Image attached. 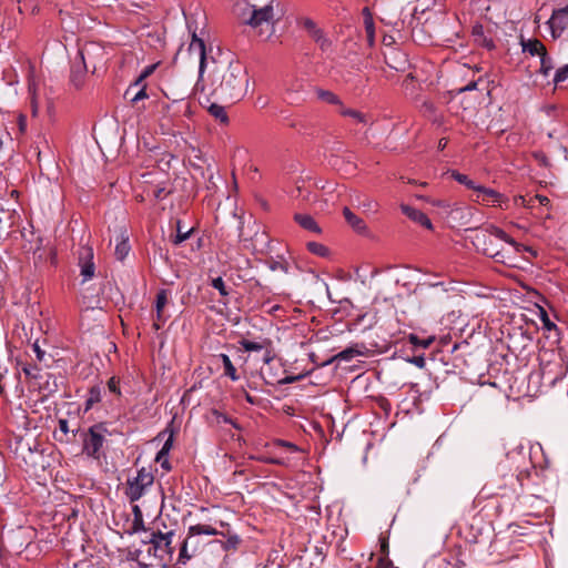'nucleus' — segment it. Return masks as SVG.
I'll return each instance as SVG.
<instances>
[{"mask_svg": "<svg viewBox=\"0 0 568 568\" xmlns=\"http://www.w3.org/2000/svg\"><path fill=\"white\" fill-rule=\"evenodd\" d=\"M300 24L308 32L313 40L323 32L311 18H302Z\"/></svg>", "mask_w": 568, "mask_h": 568, "instance_id": "nucleus-34", "label": "nucleus"}, {"mask_svg": "<svg viewBox=\"0 0 568 568\" xmlns=\"http://www.w3.org/2000/svg\"><path fill=\"white\" fill-rule=\"evenodd\" d=\"M275 0H237L233 14L241 24L251 27L260 37L268 39L281 19L274 9Z\"/></svg>", "mask_w": 568, "mask_h": 568, "instance_id": "nucleus-3", "label": "nucleus"}, {"mask_svg": "<svg viewBox=\"0 0 568 568\" xmlns=\"http://www.w3.org/2000/svg\"><path fill=\"white\" fill-rule=\"evenodd\" d=\"M307 248L311 253L317 255V256H326L328 254V248L317 242H308Z\"/></svg>", "mask_w": 568, "mask_h": 568, "instance_id": "nucleus-42", "label": "nucleus"}, {"mask_svg": "<svg viewBox=\"0 0 568 568\" xmlns=\"http://www.w3.org/2000/svg\"><path fill=\"white\" fill-rule=\"evenodd\" d=\"M18 126H19L20 133H24L26 132V130H27V118H26V115L20 114L18 116Z\"/></svg>", "mask_w": 568, "mask_h": 568, "instance_id": "nucleus-59", "label": "nucleus"}, {"mask_svg": "<svg viewBox=\"0 0 568 568\" xmlns=\"http://www.w3.org/2000/svg\"><path fill=\"white\" fill-rule=\"evenodd\" d=\"M169 302V291L160 290L156 294L155 298V311H156V322L153 324L154 328L158 331L165 323L166 316L163 314V310Z\"/></svg>", "mask_w": 568, "mask_h": 568, "instance_id": "nucleus-15", "label": "nucleus"}, {"mask_svg": "<svg viewBox=\"0 0 568 568\" xmlns=\"http://www.w3.org/2000/svg\"><path fill=\"white\" fill-rule=\"evenodd\" d=\"M22 372L29 378L30 384L32 385L43 372L39 369L37 365L26 363L22 365Z\"/></svg>", "mask_w": 568, "mask_h": 568, "instance_id": "nucleus-35", "label": "nucleus"}, {"mask_svg": "<svg viewBox=\"0 0 568 568\" xmlns=\"http://www.w3.org/2000/svg\"><path fill=\"white\" fill-rule=\"evenodd\" d=\"M199 535H207V536H217V535H224V531H220L216 528L212 527L211 525H193L190 526L187 529V536L189 538H193Z\"/></svg>", "mask_w": 568, "mask_h": 568, "instance_id": "nucleus-21", "label": "nucleus"}, {"mask_svg": "<svg viewBox=\"0 0 568 568\" xmlns=\"http://www.w3.org/2000/svg\"><path fill=\"white\" fill-rule=\"evenodd\" d=\"M104 50L101 45L94 42L85 43L79 51L78 57L82 63L92 65L93 72L97 70L98 63L104 59Z\"/></svg>", "mask_w": 568, "mask_h": 568, "instance_id": "nucleus-8", "label": "nucleus"}, {"mask_svg": "<svg viewBox=\"0 0 568 568\" xmlns=\"http://www.w3.org/2000/svg\"><path fill=\"white\" fill-rule=\"evenodd\" d=\"M88 71V64L79 61L74 62L71 67L70 83L77 89H81L84 85L85 74Z\"/></svg>", "mask_w": 568, "mask_h": 568, "instance_id": "nucleus-17", "label": "nucleus"}, {"mask_svg": "<svg viewBox=\"0 0 568 568\" xmlns=\"http://www.w3.org/2000/svg\"><path fill=\"white\" fill-rule=\"evenodd\" d=\"M240 345L245 352H258V351H263L265 348V346H271V341L264 339L263 342H253V341L243 338L240 341Z\"/></svg>", "mask_w": 568, "mask_h": 568, "instance_id": "nucleus-27", "label": "nucleus"}, {"mask_svg": "<svg viewBox=\"0 0 568 568\" xmlns=\"http://www.w3.org/2000/svg\"><path fill=\"white\" fill-rule=\"evenodd\" d=\"M452 176L458 183L465 185L467 189L476 191L479 184H476L473 180H470L466 174L459 173L457 171L452 172Z\"/></svg>", "mask_w": 568, "mask_h": 568, "instance_id": "nucleus-36", "label": "nucleus"}, {"mask_svg": "<svg viewBox=\"0 0 568 568\" xmlns=\"http://www.w3.org/2000/svg\"><path fill=\"white\" fill-rule=\"evenodd\" d=\"M523 51L528 52L531 55L541 57L542 53L547 52L544 43L538 39H529L527 41H521Z\"/></svg>", "mask_w": 568, "mask_h": 568, "instance_id": "nucleus-22", "label": "nucleus"}, {"mask_svg": "<svg viewBox=\"0 0 568 568\" xmlns=\"http://www.w3.org/2000/svg\"><path fill=\"white\" fill-rule=\"evenodd\" d=\"M530 474H531L530 469H524L517 474L516 478L521 487L525 485V480L530 477Z\"/></svg>", "mask_w": 568, "mask_h": 568, "instance_id": "nucleus-54", "label": "nucleus"}, {"mask_svg": "<svg viewBox=\"0 0 568 568\" xmlns=\"http://www.w3.org/2000/svg\"><path fill=\"white\" fill-rule=\"evenodd\" d=\"M204 92L197 91L193 95L200 104L209 103L211 98L222 101L239 100L243 97L247 78L243 65L239 61H231L227 64L216 63L210 72Z\"/></svg>", "mask_w": 568, "mask_h": 568, "instance_id": "nucleus-1", "label": "nucleus"}, {"mask_svg": "<svg viewBox=\"0 0 568 568\" xmlns=\"http://www.w3.org/2000/svg\"><path fill=\"white\" fill-rule=\"evenodd\" d=\"M263 351H264V354H263L262 361L264 362V364H270L275 358V354L270 348V346H265V348Z\"/></svg>", "mask_w": 568, "mask_h": 568, "instance_id": "nucleus-53", "label": "nucleus"}, {"mask_svg": "<svg viewBox=\"0 0 568 568\" xmlns=\"http://www.w3.org/2000/svg\"><path fill=\"white\" fill-rule=\"evenodd\" d=\"M400 210H402L403 214H405L409 220L414 221L415 223L426 227L427 230L433 229L432 221L422 211H419L415 207H412L407 204H400Z\"/></svg>", "mask_w": 568, "mask_h": 568, "instance_id": "nucleus-16", "label": "nucleus"}, {"mask_svg": "<svg viewBox=\"0 0 568 568\" xmlns=\"http://www.w3.org/2000/svg\"><path fill=\"white\" fill-rule=\"evenodd\" d=\"M422 110H423L425 113L433 114V113H435L436 108H435V104H434L432 101H429V100H425V101L422 103Z\"/></svg>", "mask_w": 568, "mask_h": 568, "instance_id": "nucleus-55", "label": "nucleus"}, {"mask_svg": "<svg viewBox=\"0 0 568 568\" xmlns=\"http://www.w3.org/2000/svg\"><path fill=\"white\" fill-rule=\"evenodd\" d=\"M32 351L34 352L36 357L39 362H42L44 359L45 352L40 348L38 342L32 344Z\"/></svg>", "mask_w": 568, "mask_h": 568, "instance_id": "nucleus-56", "label": "nucleus"}, {"mask_svg": "<svg viewBox=\"0 0 568 568\" xmlns=\"http://www.w3.org/2000/svg\"><path fill=\"white\" fill-rule=\"evenodd\" d=\"M366 347L362 344V345H356V346H352V347H347L345 349H343L342 352H339L335 358L338 359V361H345V362H348L351 359H353L355 356H359V355H364V349Z\"/></svg>", "mask_w": 568, "mask_h": 568, "instance_id": "nucleus-24", "label": "nucleus"}, {"mask_svg": "<svg viewBox=\"0 0 568 568\" xmlns=\"http://www.w3.org/2000/svg\"><path fill=\"white\" fill-rule=\"evenodd\" d=\"M250 458L261 462V463L271 464V465H278V466L287 465V460L282 457H268V456L261 455V456H251Z\"/></svg>", "mask_w": 568, "mask_h": 568, "instance_id": "nucleus-37", "label": "nucleus"}, {"mask_svg": "<svg viewBox=\"0 0 568 568\" xmlns=\"http://www.w3.org/2000/svg\"><path fill=\"white\" fill-rule=\"evenodd\" d=\"M80 274L83 282L91 280L94 276L95 265L93 262V250L90 246H81L78 251Z\"/></svg>", "mask_w": 568, "mask_h": 568, "instance_id": "nucleus-10", "label": "nucleus"}, {"mask_svg": "<svg viewBox=\"0 0 568 568\" xmlns=\"http://www.w3.org/2000/svg\"><path fill=\"white\" fill-rule=\"evenodd\" d=\"M471 37L476 45L481 47L488 51L494 50L496 47L491 29H485L480 23H475L473 26Z\"/></svg>", "mask_w": 568, "mask_h": 568, "instance_id": "nucleus-11", "label": "nucleus"}, {"mask_svg": "<svg viewBox=\"0 0 568 568\" xmlns=\"http://www.w3.org/2000/svg\"><path fill=\"white\" fill-rule=\"evenodd\" d=\"M362 14L364 18V27H365L367 39L369 42H373L374 37H375V24H374L373 16H372L369 8L368 7L363 8Z\"/></svg>", "mask_w": 568, "mask_h": 568, "instance_id": "nucleus-25", "label": "nucleus"}, {"mask_svg": "<svg viewBox=\"0 0 568 568\" xmlns=\"http://www.w3.org/2000/svg\"><path fill=\"white\" fill-rule=\"evenodd\" d=\"M568 78V63L561 68H559L554 77V83L558 85L564 82Z\"/></svg>", "mask_w": 568, "mask_h": 568, "instance_id": "nucleus-48", "label": "nucleus"}, {"mask_svg": "<svg viewBox=\"0 0 568 568\" xmlns=\"http://www.w3.org/2000/svg\"><path fill=\"white\" fill-rule=\"evenodd\" d=\"M211 285L219 291V293L222 295V296H227L229 295V291L225 286V283L223 281V278L221 276L219 277H215L212 280L211 282Z\"/></svg>", "mask_w": 568, "mask_h": 568, "instance_id": "nucleus-47", "label": "nucleus"}, {"mask_svg": "<svg viewBox=\"0 0 568 568\" xmlns=\"http://www.w3.org/2000/svg\"><path fill=\"white\" fill-rule=\"evenodd\" d=\"M320 49L324 52L328 51L332 47V41L322 32L318 37L314 39Z\"/></svg>", "mask_w": 568, "mask_h": 568, "instance_id": "nucleus-46", "label": "nucleus"}, {"mask_svg": "<svg viewBox=\"0 0 568 568\" xmlns=\"http://www.w3.org/2000/svg\"><path fill=\"white\" fill-rule=\"evenodd\" d=\"M407 338L412 345L420 348H428L435 342L434 335L420 337L418 334L410 333Z\"/></svg>", "mask_w": 568, "mask_h": 568, "instance_id": "nucleus-26", "label": "nucleus"}, {"mask_svg": "<svg viewBox=\"0 0 568 568\" xmlns=\"http://www.w3.org/2000/svg\"><path fill=\"white\" fill-rule=\"evenodd\" d=\"M207 111L214 119L219 120L221 123H229V116L225 112L224 106L216 103H211L207 108Z\"/></svg>", "mask_w": 568, "mask_h": 568, "instance_id": "nucleus-32", "label": "nucleus"}, {"mask_svg": "<svg viewBox=\"0 0 568 568\" xmlns=\"http://www.w3.org/2000/svg\"><path fill=\"white\" fill-rule=\"evenodd\" d=\"M407 362L410 364H414L418 368H424L426 365L424 355L412 356V357L407 358Z\"/></svg>", "mask_w": 568, "mask_h": 568, "instance_id": "nucleus-52", "label": "nucleus"}, {"mask_svg": "<svg viewBox=\"0 0 568 568\" xmlns=\"http://www.w3.org/2000/svg\"><path fill=\"white\" fill-rule=\"evenodd\" d=\"M108 388L111 393L121 395L120 392V381L116 377H111L108 382Z\"/></svg>", "mask_w": 568, "mask_h": 568, "instance_id": "nucleus-51", "label": "nucleus"}, {"mask_svg": "<svg viewBox=\"0 0 568 568\" xmlns=\"http://www.w3.org/2000/svg\"><path fill=\"white\" fill-rule=\"evenodd\" d=\"M316 97L328 104L342 105V101L337 94L329 90L317 88L315 90Z\"/></svg>", "mask_w": 568, "mask_h": 568, "instance_id": "nucleus-28", "label": "nucleus"}, {"mask_svg": "<svg viewBox=\"0 0 568 568\" xmlns=\"http://www.w3.org/2000/svg\"><path fill=\"white\" fill-rule=\"evenodd\" d=\"M384 57L386 64L398 72H405L410 67L407 54L399 49L392 48Z\"/></svg>", "mask_w": 568, "mask_h": 568, "instance_id": "nucleus-12", "label": "nucleus"}, {"mask_svg": "<svg viewBox=\"0 0 568 568\" xmlns=\"http://www.w3.org/2000/svg\"><path fill=\"white\" fill-rule=\"evenodd\" d=\"M158 65H159V63H153V64L146 65L142 70L140 75L136 78V80L129 87V89L126 90L125 94H129L133 87H139L142 83H144V80L146 78H149L156 70Z\"/></svg>", "mask_w": 568, "mask_h": 568, "instance_id": "nucleus-33", "label": "nucleus"}, {"mask_svg": "<svg viewBox=\"0 0 568 568\" xmlns=\"http://www.w3.org/2000/svg\"><path fill=\"white\" fill-rule=\"evenodd\" d=\"M275 446H278V447H285L287 448L290 452H298L300 448L294 444V443H291V442H286V440H283V439H276L274 440L273 443Z\"/></svg>", "mask_w": 568, "mask_h": 568, "instance_id": "nucleus-50", "label": "nucleus"}, {"mask_svg": "<svg viewBox=\"0 0 568 568\" xmlns=\"http://www.w3.org/2000/svg\"><path fill=\"white\" fill-rule=\"evenodd\" d=\"M475 201L481 204H493L499 207H508V199L494 189L486 187L484 185H478L476 191Z\"/></svg>", "mask_w": 568, "mask_h": 568, "instance_id": "nucleus-9", "label": "nucleus"}, {"mask_svg": "<svg viewBox=\"0 0 568 568\" xmlns=\"http://www.w3.org/2000/svg\"><path fill=\"white\" fill-rule=\"evenodd\" d=\"M173 445V433L170 434L169 438L165 440V443L162 446V455H169L170 449Z\"/></svg>", "mask_w": 568, "mask_h": 568, "instance_id": "nucleus-57", "label": "nucleus"}, {"mask_svg": "<svg viewBox=\"0 0 568 568\" xmlns=\"http://www.w3.org/2000/svg\"><path fill=\"white\" fill-rule=\"evenodd\" d=\"M191 538H189V536H186V538L183 540L182 545H181V548H180V554H179V562L181 564H186L187 560H190L193 556L194 552H189V542H190ZM193 551H195V549H193Z\"/></svg>", "mask_w": 568, "mask_h": 568, "instance_id": "nucleus-38", "label": "nucleus"}, {"mask_svg": "<svg viewBox=\"0 0 568 568\" xmlns=\"http://www.w3.org/2000/svg\"><path fill=\"white\" fill-rule=\"evenodd\" d=\"M549 26L552 33L556 31L562 32L568 27V4L554 10L549 19Z\"/></svg>", "mask_w": 568, "mask_h": 568, "instance_id": "nucleus-14", "label": "nucleus"}, {"mask_svg": "<svg viewBox=\"0 0 568 568\" xmlns=\"http://www.w3.org/2000/svg\"><path fill=\"white\" fill-rule=\"evenodd\" d=\"M152 0H125L121 7L123 10L132 12L134 9L139 10H146L149 7H151Z\"/></svg>", "mask_w": 568, "mask_h": 568, "instance_id": "nucleus-30", "label": "nucleus"}, {"mask_svg": "<svg viewBox=\"0 0 568 568\" xmlns=\"http://www.w3.org/2000/svg\"><path fill=\"white\" fill-rule=\"evenodd\" d=\"M168 194H169V192H166L165 189H163V187H156L153 191V195L156 200H163Z\"/></svg>", "mask_w": 568, "mask_h": 568, "instance_id": "nucleus-60", "label": "nucleus"}, {"mask_svg": "<svg viewBox=\"0 0 568 568\" xmlns=\"http://www.w3.org/2000/svg\"><path fill=\"white\" fill-rule=\"evenodd\" d=\"M381 551L384 556H388V542L385 539L382 540Z\"/></svg>", "mask_w": 568, "mask_h": 568, "instance_id": "nucleus-64", "label": "nucleus"}, {"mask_svg": "<svg viewBox=\"0 0 568 568\" xmlns=\"http://www.w3.org/2000/svg\"><path fill=\"white\" fill-rule=\"evenodd\" d=\"M476 87H477V82L476 81H471L467 85L458 89V93L474 90V89H476Z\"/></svg>", "mask_w": 568, "mask_h": 568, "instance_id": "nucleus-63", "label": "nucleus"}, {"mask_svg": "<svg viewBox=\"0 0 568 568\" xmlns=\"http://www.w3.org/2000/svg\"><path fill=\"white\" fill-rule=\"evenodd\" d=\"M172 531L166 534L153 531L151 532L150 539L145 541L149 545L148 552H153V556L158 558L163 566L171 560L174 552V548L172 547Z\"/></svg>", "mask_w": 568, "mask_h": 568, "instance_id": "nucleus-5", "label": "nucleus"}, {"mask_svg": "<svg viewBox=\"0 0 568 568\" xmlns=\"http://www.w3.org/2000/svg\"><path fill=\"white\" fill-rule=\"evenodd\" d=\"M222 536L226 538L225 541L222 542V548L224 550H236L239 548L241 544V538L239 535L231 532L227 529V531Z\"/></svg>", "mask_w": 568, "mask_h": 568, "instance_id": "nucleus-29", "label": "nucleus"}, {"mask_svg": "<svg viewBox=\"0 0 568 568\" xmlns=\"http://www.w3.org/2000/svg\"><path fill=\"white\" fill-rule=\"evenodd\" d=\"M132 530H133V532H138L140 530H145L142 514L138 506H134V520L132 524Z\"/></svg>", "mask_w": 568, "mask_h": 568, "instance_id": "nucleus-44", "label": "nucleus"}, {"mask_svg": "<svg viewBox=\"0 0 568 568\" xmlns=\"http://www.w3.org/2000/svg\"><path fill=\"white\" fill-rule=\"evenodd\" d=\"M131 250V246L129 244V239L126 236H124V234L122 233L121 234V240L118 242L116 246H115V256L119 261H123L129 252Z\"/></svg>", "mask_w": 568, "mask_h": 568, "instance_id": "nucleus-31", "label": "nucleus"}, {"mask_svg": "<svg viewBox=\"0 0 568 568\" xmlns=\"http://www.w3.org/2000/svg\"><path fill=\"white\" fill-rule=\"evenodd\" d=\"M59 429L67 435L69 433V422L63 418L59 419Z\"/></svg>", "mask_w": 568, "mask_h": 568, "instance_id": "nucleus-61", "label": "nucleus"}, {"mask_svg": "<svg viewBox=\"0 0 568 568\" xmlns=\"http://www.w3.org/2000/svg\"><path fill=\"white\" fill-rule=\"evenodd\" d=\"M341 109H339V113L343 115V116H349V118H353L355 121L357 122H365V115L363 113H361L359 111L357 110H353V109H348V108H345L343 104L339 105Z\"/></svg>", "mask_w": 568, "mask_h": 568, "instance_id": "nucleus-41", "label": "nucleus"}, {"mask_svg": "<svg viewBox=\"0 0 568 568\" xmlns=\"http://www.w3.org/2000/svg\"><path fill=\"white\" fill-rule=\"evenodd\" d=\"M103 386L101 384L93 385L89 388L84 402V410H90L95 404L101 402Z\"/></svg>", "mask_w": 568, "mask_h": 568, "instance_id": "nucleus-20", "label": "nucleus"}, {"mask_svg": "<svg viewBox=\"0 0 568 568\" xmlns=\"http://www.w3.org/2000/svg\"><path fill=\"white\" fill-rule=\"evenodd\" d=\"M138 88H139L138 92L131 99L132 103H136L140 100L149 98V94L146 93V84L142 83Z\"/></svg>", "mask_w": 568, "mask_h": 568, "instance_id": "nucleus-49", "label": "nucleus"}, {"mask_svg": "<svg viewBox=\"0 0 568 568\" xmlns=\"http://www.w3.org/2000/svg\"><path fill=\"white\" fill-rule=\"evenodd\" d=\"M343 215L346 222L352 226V229L359 233L364 234L367 231V225L363 219L357 216L354 212H352L347 206L343 209Z\"/></svg>", "mask_w": 568, "mask_h": 568, "instance_id": "nucleus-18", "label": "nucleus"}, {"mask_svg": "<svg viewBox=\"0 0 568 568\" xmlns=\"http://www.w3.org/2000/svg\"><path fill=\"white\" fill-rule=\"evenodd\" d=\"M219 361H221L223 367H224V375L230 377L233 382H236L240 379V375L237 374V371L235 366L233 365L231 358L226 354H219L216 356Z\"/></svg>", "mask_w": 568, "mask_h": 568, "instance_id": "nucleus-23", "label": "nucleus"}, {"mask_svg": "<svg viewBox=\"0 0 568 568\" xmlns=\"http://www.w3.org/2000/svg\"><path fill=\"white\" fill-rule=\"evenodd\" d=\"M471 243L478 252L507 266H516L518 254L528 250L495 225L476 231Z\"/></svg>", "mask_w": 568, "mask_h": 568, "instance_id": "nucleus-2", "label": "nucleus"}, {"mask_svg": "<svg viewBox=\"0 0 568 568\" xmlns=\"http://www.w3.org/2000/svg\"><path fill=\"white\" fill-rule=\"evenodd\" d=\"M539 58H540L539 72L542 73L544 75H548L549 72L554 69L552 60L548 55L547 52L542 53V55Z\"/></svg>", "mask_w": 568, "mask_h": 568, "instance_id": "nucleus-40", "label": "nucleus"}, {"mask_svg": "<svg viewBox=\"0 0 568 568\" xmlns=\"http://www.w3.org/2000/svg\"><path fill=\"white\" fill-rule=\"evenodd\" d=\"M106 435H110L105 423H97L90 426L87 430L80 433L82 440V454L94 460H100L104 457V444Z\"/></svg>", "mask_w": 568, "mask_h": 568, "instance_id": "nucleus-4", "label": "nucleus"}, {"mask_svg": "<svg viewBox=\"0 0 568 568\" xmlns=\"http://www.w3.org/2000/svg\"><path fill=\"white\" fill-rule=\"evenodd\" d=\"M268 267L271 271L275 272V271H282L283 273H288L290 271V265L286 261L284 260H281V261H275V260H272L270 263H268Z\"/></svg>", "mask_w": 568, "mask_h": 568, "instance_id": "nucleus-45", "label": "nucleus"}, {"mask_svg": "<svg viewBox=\"0 0 568 568\" xmlns=\"http://www.w3.org/2000/svg\"><path fill=\"white\" fill-rule=\"evenodd\" d=\"M193 232V229H189L186 231H183L182 227H181V221H178L176 222V235L173 240V243L175 245H179L181 243H183L184 241H186L190 236H191V233Z\"/></svg>", "mask_w": 568, "mask_h": 568, "instance_id": "nucleus-39", "label": "nucleus"}, {"mask_svg": "<svg viewBox=\"0 0 568 568\" xmlns=\"http://www.w3.org/2000/svg\"><path fill=\"white\" fill-rule=\"evenodd\" d=\"M153 475L145 468L139 469L135 477L129 478L126 496L130 501L139 500L143 496L145 488L153 484Z\"/></svg>", "mask_w": 568, "mask_h": 568, "instance_id": "nucleus-6", "label": "nucleus"}, {"mask_svg": "<svg viewBox=\"0 0 568 568\" xmlns=\"http://www.w3.org/2000/svg\"><path fill=\"white\" fill-rule=\"evenodd\" d=\"M189 52L199 59V80L194 87V93L197 91L204 92L205 87L202 84L203 74L206 67V47L203 39L199 38L196 33L192 34V40L189 44Z\"/></svg>", "mask_w": 568, "mask_h": 568, "instance_id": "nucleus-7", "label": "nucleus"}, {"mask_svg": "<svg viewBox=\"0 0 568 568\" xmlns=\"http://www.w3.org/2000/svg\"><path fill=\"white\" fill-rule=\"evenodd\" d=\"M31 386L37 388L43 397H48L58 390L57 377L49 372H43Z\"/></svg>", "mask_w": 568, "mask_h": 568, "instance_id": "nucleus-13", "label": "nucleus"}, {"mask_svg": "<svg viewBox=\"0 0 568 568\" xmlns=\"http://www.w3.org/2000/svg\"><path fill=\"white\" fill-rule=\"evenodd\" d=\"M294 221L304 230L320 234L322 232L320 225L316 223L313 216L308 214L296 213Z\"/></svg>", "mask_w": 568, "mask_h": 568, "instance_id": "nucleus-19", "label": "nucleus"}, {"mask_svg": "<svg viewBox=\"0 0 568 568\" xmlns=\"http://www.w3.org/2000/svg\"><path fill=\"white\" fill-rule=\"evenodd\" d=\"M540 320H541V323H542V327L546 329V331H555L557 334L559 332L558 329V326L550 321L547 312L545 310H540Z\"/></svg>", "mask_w": 568, "mask_h": 568, "instance_id": "nucleus-43", "label": "nucleus"}, {"mask_svg": "<svg viewBox=\"0 0 568 568\" xmlns=\"http://www.w3.org/2000/svg\"><path fill=\"white\" fill-rule=\"evenodd\" d=\"M392 565V561L385 559V558H379L377 560V564L374 568H389Z\"/></svg>", "mask_w": 568, "mask_h": 568, "instance_id": "nucleus-62", "label": "nucleus"}, {"mask_svg": "<svg viewBox=\"0 0 568 568\" xmlns=\"http://www.w3.org/2000/svg\"><path fill=\"white\" fill-rule=\"evenodd\" d=\"M304 377V375H296V376H286L284 377L283 379L280 381V384H292V383H295L297 381H301L302 378Z\"/></svg>", "mask_w": 568, "mask_h": 568, "instance_id": "nucleus-58", "label": "nucleus"}]
</instances>
